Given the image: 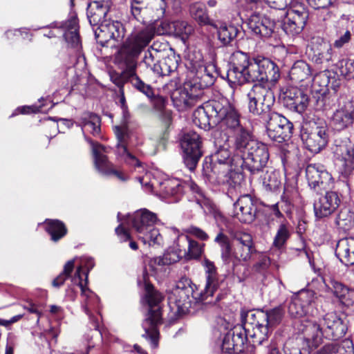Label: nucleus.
I'll return each mask as SVG.
<instances>
[{
	"label": "nucleus",
	"instance_id": "44",
	"mask_svg": "<svg viewBox=\"0 0 354 354\" xmlns=\"http://www.w3.org/2000/svg\"><path fill=\"white\" fill-rule=\"evenodd\" d=\"M151 0H132L131 13L133 17L139 22H144L145 16L149 12Z\"/></svg>",
	"mask_w": 354,
	"mask_h": 354
},
{
	"label": "nucleus",
	"instance_id": "63",
	"mask_svg": "<svg viewBox=\"0 0 354 354\" xmlns=\"http://www.w3.org/2000/svg\"><path fill=\"white\" fill-rule=\"evenodd\" d=\"M301 90L297 87L289 86L281 94L283 102L286 106L289 107V103L295 101Z\"/></svg>",
	"mask_w": 354,
	"mask_h": 354
},
{
	"label": "nucleus",
	"instance_id": "48",
	"mask_svg": "<svg viewBox=\"0 0 354 354\" xmlns=\"http://www.w3.org/2000/svg\"><path fill=\"white\" fill-rule=\"evenodd\" d=\"M169 30L176 36L181 37L183 39L188 37L194 28L187 21L176 20L169 24Z\"/></svg>",
	"mask_w": 354,
	"mask_h": 354
},
{
	"label": "nucleus",
	"instance_id": "54",
	"mask_svg": "<svg viewBox=\"0 0 354 354\" xmlns=\"http://www.w3.org/2000/svg\"><path fill=\"white\" fill-rule=\"evenodd\" d=\"M130 83L132 86L145 94L147 97L152 98L154 97V93L152 87L145 84L137 75L136 71L133 73Z\"/></svg>",
	"mask_w": 354,
	"mask_h": 354
},
{
	"label": "nucleus",
	"instance_id": "17",
	"mask_svg": "<svg viewBox=\"0 0 354 354\" xmlns=\"http://www.w3.org/2000/svg\"><path fill=\"white\" fill-rule=\"evenodd\" d=\"M263 311L254 312L252 310L241 312V319L243 329L255 340L259 338L268 337V326L263 323Z\"/></svg>",
	"mask_w": 354,
	"mask_h": 354
},
{
	"label": "nucleus",
	"instance_id": "45",
	"mask_svg": "<svg viewBox=\"0 0 354 354\" xmlns=\"http://www.w3.org/2000/svg\"><path fill=\"white\" fill-rule=\"evenodd\" d=\"M267 337L254 340V354H281L277 343H268Z\"/></svg>",
	"mask_w": 354,
	"mask_h": 354
},
{
	"label": "nucleus",
	"instance_id": "11",
	"mask_svg": "<svg viewBox=\"0 0 354 354\" xmlns=\"http://www.w3.org/2000/svg\"><path fill=\"white\" fill-rule=\"evenodd\" d=\"M300 137L305 147L313 153L320 152L328 141V127L323 120L304 122L301 127Z\"/></svg>",
	"mask_w": 354,
	"mask_h": 354
},
{
	"label": "nucleus",
	"instance_id": "41",
	"mask_svg": "<svg viewBox=\"0 0 354 354\" xmlns=\"http://www.w3.org/2000/svg\"><path fill=\"white\" fill-rule=\"evenodd\" d=\"M189 12L192 17L200 25H209L214 28H218V25L209 19L204 4L199 2L191 4Z\"/></svg>",
	"mask_w": 354,
	"mask_h": 354
},
{
	"label": "nucleus",
	"instance_id": "33",
	"mask_svg": "<svg viewBox=\"0 0 354 354\" xmlns=\"http://www.w3.org/2000/svg\"><path fill=\"white\" fill-rule=\"evenodd\" d=\"M61 27L64 30V37L68 45L72 48H79L81 43L77 19L71 17L63 23Z\"/></svg>",
	"mask_w": 354,
	"mask_h": 354
},
{
	"label": "nucleus",
	"instance_id": "35",
	"mask_svg": "<svg viewBox=\"0 0 354 354\" xmlns=\"http://www.w3.org/2000/svg\"><path fill=\"white\" fill-rule=\"evenodd\" d=\"M311 59L317 64H326L328 67L333 61V48L330 44L322 41L313 48Z\"/></svg>",
	"mask_w": 354,
	"mask_h": 354
},
{
	"label": "nucleus",
	"instance_id": "20",
	"mask_svg": "<svg viewBox=\"0 0 354 354\" xmlns=\"http://www.w3.org/2000/svg\"><path fill=\"white\" fill-rule=\"evenodd\" d=\"M306 177L310 189L317 192L329 188L333 180L330 174L320 164L307 165Z\"/></svg>",
	"mask_w": 354,
	"mask_h": 354
},
{
	"label": "nucleus",
	"instance_id": "43",
	"mask_svg": "<svg viewBox=\"0 0 354 354\" xmlns=\"http://www.w3.org/2000/svg\"><path fill=\"white\" fill-rule=\"evenodd\" d=\"M218 39L224 46L230 45L238 35V28L233 25H227L225 23H216Z\"/></svg>",
	"mask_w": 354,
	"mask_h": 354
},
{
	"label": "nucleus",
	"instance_id": "56",
	"mask_svg": "<svg viewBox=\"0 0 354 354\" xmlns=\"http://www.w3.org/2000/svg\"><path fill=\"white\" fill-rule=\"evenodd\" d=\"M324 283L326 286L333 291L334 295L339 299L346 294V292L349 288L334 277H329L328 279L325 278Z\"/></svg>",
	"mask_w": 354,
	"mask_h": 354
},
{
	"label": "nucleus",
	"instance_id": "15",
	"mask_svg": "<svg viewBox=\"0 0 354 354\" xmlns=\"http://www.w3.org/2000/svg\"><path fill=\"white\" fill-rule=\"evenodd\" d=\"M180 145L183 151L184 163L189 170L194 171L203 156L200 136L194 131L187 132L181 140Z\"/></svg>",
	"mask_w": 354,
	"mask_h": 354
},
{
	"label": "nucleus",
	"instance_id": "9",
	"mask_svg": "<svg viewBox=\"0 0 354 354\" xmlns=\"http://www.w3.org/2000/svg\"><path fill=\"white\" fill-rule=\"evenodd\" d=\"M280 77L279 69L277 65L270 59L264 57L252 58V62L243 75V81L241 84L246 82L254 84H266L275 82Z\"/></svg>",
	"mask_w": 354,
	"mask_h": 354
},
{
	"label": "nucleus",
	"instance_id": "12",
	"mask_svg": "<svg viewBox=\"0 0 354 354\" xmlns=\"http://www.w3.org/2000/svg\"><path fill=\"white\" fill-rule=\"evenodd\" d=\"M308 17V10L303 2L291 0L283 19L282 28L288 35H298L304 28Z\"/></svg>",
	"mask_w": 354,
	"mask_h": 354
},
{
	"label": "nucleus",
	"instance_id": "8",
	"mask_svg": "<svg viewBox=\"0 0 354 354\" xmlns=\"http://www.w3.org/2000/svg\"><path fill=\"white\" fill-rule=\"evenodd\" d=\"M216 115V124L234 134V145L245 138L252 132L241 123V114L236 109L225 97L218 99Z\"/></svg>",
	"mask_w": 354,
	"mask_h": 354
},
{
	"label": "nucleus",
	"instance_id": "38",
	"mask_svg": "<svg viewBox=\"0 0 354 354\" xmlns=\"http://www.w3.org/2000/svg\"><path fill=\"white\" fill-rule=\"evenodd\" d=\"M337 95L335 93L322 92L313 93L312 104L318 111H324L332 108L336 102Z\"/></svg>",
	"mask_w": 354,
	"mask_h": 354
},
{
	"label": "nucleus",
	"instance_id": "16",
	"mask_svg": "<svg viewBox=\"0 0 354 354\" xmlns=\"http://www.w3.org/2000/svg\"><path fill=\"white\" fill-rule=\"evenodd\" d=\"M205 177L212 184L224 185L234 189L239 187L244 179L243 175L240 171L230 167L221 171L218 167L212 169L206 167Z\"/></svg>",
	"mask_w": 354,
	"mask_h": 354
},
{
	"label": "nucleus",
	"instance_id": "23",
	"mask_svg": "<svg viewBox=\"0 0 354 354\" xmlns=\"http://www.w3.org/2000/svg\"><path fill=\"white\" fill-rule=\"evenodd\" d=\"M86 139L91 145L95 165L99 171L105 175L113 174L122 181H125L128 179V177L122 171L113 168L112 165L108 161L107 157L104 154L106 152V148L104 146L93 142L86 137Z\"/></svg>",
	"mask_w": 354,
	"mask_h": 354
},
{
	"label": "nucleus",
	"instance_id": "19",
	"mask_svg": "<svg viewBox=\"0 0 354 354\" xmlns=\"http://www.w3.org/2000/svg\"><path fill=\"white\" fill-rule=\"evenodd\" d=\"M333 151L335 158L342 162L344 172L354 178V142L347 138L336 139Z\"/></svg>",
	"mask_w": 354,
	"mask_h": 354
},
{
	"label": "nucleus",
	"instance_id": "6",
	"mask_svg": "<svg viewBox=\"0 0 354 354\" xmlns=\"http://www.w3.org/2000/svg\"><path fill=\"white\" fill-rule=\"evenodd\" d=\"M195 285L187 277H182L177 283L176 288L169 297V303L174 304L176 308V313L180 315L191 313L192 305L203 303L204 304H216L223 299L224 295L219 293L214 301L207 299H201V292H195Z\"/></svg>",
	"mask_w": 354,
	"mask_h": 354
},
{
	"label": "nucleus",
	"instance_id": "24",
	"mask_svg": "<svg viewBox=\"0 0 354 354\" xmlns=\"http://www.w3.org/2000/svg\"><path fill=\"white\" fill-rule=\"evenodd\" d=\"M234 216L241 223H251L257 212V201L248 194L241 196L234 204Z\"/></svg>",
	"mask_w": 354,
	"mask_h": 354
},
{
	"label": "nucleus",
	"instance_id": "1",
	"mask_svg": "<svg viewBox=\"0 0 354 354\" xmlns=\"http://www.w3.org/2000/svg\"><path fill=\"white\" fill-rule=\"evenodd\" d=\"M228 233L232 239V243L222 228L214 239V242L220 246L223 263L227 265L232 262L233 266H236L241 262L248 261L256 252L252 236L246 232L232 230H229Z\"/></svg>",
	"mask_w": 354,
	"mask_h": 354
},
{
	"label": "nucleus",
	"instance_id": "25",
	"mask_svg": "<svg viewBox=\"0 0 354 354\" xmlns=\"http://www.w3.org/2000/svg\"><path fill=\"white\" fill-rule=\"evenodd\" d=\"M341 203L338 194L335 192H326L314 200L313 209L317 218H323L332 214Z\"/></svg>",
	"mask_w": 354,
	"mask_h": 354
},
{
	"label": "nucleus",
	"instance_id": "14",
	"mask_svg": "<svg viewBox=\"0 0 354 354\" xmlns=\"http://www.w3.org/2000/svg\"><path fill=\"white\" fill-rule=\"evenodd\" d=\"M264 120L267 134L272 140L281 143L292 136L293 124L282 115L272 112Z\"/></svg>",
	"mask_w": 354,
	"mask_h": 354
},
{
	"label": "nucleus",
	"instance_id": "13",
	"mask_svg": "<svg viewBox=\"0 0 354 354\" xmlns=\"http://www.w3.org/2000/svg\"><path fill=\"white\" fill-rule=\"evenodd\" d=\"M82 266L77 268L72 281L77 284L81 289L82 296L84 297L83 308L86 314L88 316L91 323L95 330H98L100 326V314L95 315L92 311H96L98 308L100 299L98 297L86 287L87 283H83L81 278Z\"/></svg>",
	"mask_w": 354,
	"mask_h": 354
},
{
	"label": "nucleus",
	"instance_id": "60",
	"mask_svg": "<svg viewBox=\"0 0 354 354\" xmlns=\"http://www.w3.org/2000/svg\"><path fill=\"white\" fill-rule=\"evenodd\" d=\"M338 68L342 75L346 79H354V59H343L338 63Z\"/></svg>",
	"mask_w": 354,
	"mask_h": 354
},
{
	"label": "nucleus",
	"instance_id": "55",
	"mask_svg": "<svg viewBox=\"0 0 354 354\" xmlns=\"http://www.w3.org/2000/svg\"><path fill=\"white\" fill-rule=\"evenodd\" d=\"M133 73L127 70H122L121 73H113L111 75L112 82L120 88V92L123 95V87L127 82H130Z\"/></svg>",
	"mask_w": 354,
	"mask_h": 354
},
{
	"label": "nucleus",
	"instance_id": "53",
	"mask_svg": "<svg viewBox=\"0 0 354 354\" xmlns=\"http://www.w3.org/2000/svg\"><path fill=\"white\" fill-rule=\"evenodd\" d=\"M312 104V98L309 95L304 93L301 90L295 102L289 103V109L297 113H303L308 106Z\"/></svg>",
	"mask_w": 354,
	"mask_h": 354
},
{
	"label": "nucleus",
	"instance_id": "64",
	"mask_svg": "<svg viewBox=\"0 0 354 354\" xmlns=\"http://www.w3.org/2000/svg\"><path fill=\"white\" fill-rule=\"evenodd\" d=\"M160 62L164 76L169 75L178 68V62L174 57H167Z\"/></svg>",
	"mask_w": 354,
	"mask_h": 354
},
{
	"label": "nucleus",
	"instance_id": "37",
	"mask_svg": "<svg viewBox=\"0 0 354 354\" xmlns=\"http://www.w3.org/2000/svg\"><path fill=\"white\" fill-rule=\"evenodd\" d=\"M80 122L83 132H88L94 136L100 135L101 120L97 114L84 112L80 118Z\"/></svg>",
	"mask_w": 354,
	"mask_h": 354
},
{
	"label": "nucleus",
	"instance_id": "5",
	"mask_svg": "<svg viewBox=\"0 0 354 354\" xmlns=\"http://www.w3.org/2000/svg\"><path fill=\"white\" fill-rule=\"evenodd\" d=\"M216 73V67L214 64H198L196 71H191L184 83L181 93L183 103L191 106L194 102L202 97L203 91L213 85Z\"/></svg>",
	"mask_w": 354,
	"mask_h": 354
},
{
	"label": "nucleus",
	"instance_id": "57",
	"mask_svg": "<svg viewBox=\"0 0 354 354\" xmlns=\"http://www.w3.org/2000/svg\"><path fill=\"white\" fill-rule=\"evenodd\" d=\"M270 264V258L265 254L259 253L257 261L252 267V270L254 272L265 274L268 270Z\"/></svg>",
	"mask_w": 354,
	"mask_h": 354
},
{
	"label": "nucleus",
	"instance_id": "59",
	"mask_svg": "<svg viewBox=\"0 0 354 354\" xmlns=\"http://www.w3.org/2000/svg\"><path fill=\"white\" fill-rule=\"evenodd\" d=\"M75 266V261H68L64 266V270L53 281V286L59 288L64 284L66 279L71 276Z\"/></svg>",
	"mask_w": 354,
	"mask_h": 354
},
{
	"label": "nucleus",
	"instance_id": "29",
	"mask_svg": "<svg viewBox=\"0 0 354 354\" xmlns=\"http://www.w3.org/2000/svg\"><path fill=\"white\" fill-rule=\"evenodd\" d=\"M331 123L338 131L352 126L354 124V101H348L337 109L333 114Z\"/></svg>",
	"mask_w": 354,
	"mask_h": 354
},
{
	"label": "nucleus",
	"instance_id": "36",
	"mask_svg": "<svg viewBox=\"0 0 354 354\" xmlns=\"http://www.w3.org/2000/svg\"><path fill=\"white\" fill-rule=\"evenodd\" d=\"M114 132L118 140V143L117 145V152L118 155L122 156L128 164L136 167H141L140 161L127 150L126 145L123 143L125 130L123 128L117 126L114 128Z\"/></svg>",
	"mask_w": 354,
	"mask_h": 354
},
{
	"label": "nucleus",
	"instance_id": "47",
	"mask_svg": "<svg viewBox=\"0 0 354 354\" xmlns=\"http://www.w3.org/2000/svg\"><path fill=\"white\" fill-rule=\"evenodd\" d=\"M262 181L266 190L277 191L281 185L279 171L272 169L267 170L263 176Z\"/></svg>",
	"mask_w": 354,
	"mask_h": 354
},
{
	"label": "nucleus",
	"instance_id": "61",
	"mask_svg": "<svg viewBox=\"0 0 354 354\" xmlns=\"http://www.w3.org/2000/svg\"><path fill=\"white\" fill-rule=\"evenodd\" d=\"M97 26V28L95 30V35L98 42L103 44L113 39L107 26V21H104V22Z\"/></svg>",
	"mask_w": 354,
	"mask_h": 354
},
{
	"label": "nucleus",
	"instance_id": "27",
	"mask_svg": "<svg viewBox=\"0 0 354 354\" xmlns=\"http://www.w3.org/2000/svg\"><path fill=\"white\" fill-rule=\"evenodd\" d=\"M248 333L241 327H235L224 337L222 350L226 353H239L243 351Z\"/></svg>",
	"mask_w": 354,
	"mask_h": 354
},
{
	"label": "nucleus",
	"instance_id": "28",
	"mask_svg": "<svg viewBox=\"0 0 354 354\" xmlns=\"http://www.w3.org/2000/svg\"><path fill=\"white\" fill-rule=\"evenodd\" d=\"M249 29L256 35L268 38L274 32V23L264 15L253 13L248 20Z\"/></svg>",
	"mask_w": 354,
	"mask_h": 354
},
{
	"label": "nucleus",
	"instance_id": "46",
	"mask_svg": "<svg viewBox=\"0 0 354 354\" xmlns=\"http://www.w3.org/2000/svg\"><path fill=\"white\" fill-rule=\"evenodd\" d=\"M178 243H183L188 244V249L186 250V255H183L187 259H198L203 252L204 244L201 245L197 241L189 239L187 236H181L178 239Z\"/></svg>",
	"mask_w": 354,
	"mask_h": 354
},
{
	"label": "nucleus",
	"instance_id": "30",
	"mask_svg": "<svg viewBox=\"0 0 354 354\" xmlns=\"http://www.w3.org/2000/svg\"><path fill=\"white\" fill-rule=\"evenodd\" d=\"M233 151L231 152L227 148L225 147H221L213 156L214 162L212 163L208 160L207 158H205L203 165V174L205 176V169L214 168L218 167L221 168V171L224 169H227L230 166L234 165L236 167V161L234 160V140H233L232 146Z\"/></svg>",
	"mask_w": 354,
	"mask_h": 354
},
{
	"label": "nucleus",
	"instance_id": "50",
	"mask_svg": "<svg viewBox=\"0 0 354 354\" xmlns=\"http://www.w3.org/2000/svg\"><path fill=\"white\" fill-rule=\"evenodd\" d=\"M263 317V323L269 328H272L278 325L282 320L284 310L281 306L276 307L271 310H267Z\"/></svg>",
	"mask_w": 354,
	"mask_h": 354
},
{
	"label": "nucleus",
	"instance_id": "62",
	"mask_svg": "<svg viewBox=\"0 0 354 354\" xmlns=\"http://www.w3.org/2000/svg\"><path fill=\"white\" fill-rule=\"evenodd\" d=\"M330 83V78L326 72H322L317 74L313 78V86H318L320 87L319 89L314 91L313 93L315 92H322L323 91H326L328 92V87Z\"/></svg>",
	"mask_w": 354,
	"mask_h": 354
},
{
	"label": "nucleus",
	"instance_id": "31",
	"mask_svg": "<svg viewBox=\"0 0 354 354\" xmlns=\"http://www.w3.org/2000/svg\"><path fill=\"white\" fill-rule=\"evenodd\" d=\"M335 255L345 266L354 264V237L348 236L338 241Z\"/></svg>",
	"mask_w": 354,
	"mask_h": 354
},
{
	"label": "nucleus",
	"instance_id": "22",
	"mask_svg": "<svg viewBox=\"0 0 354 354\" xmlns=\"http://www.w3.org/2000/svg\"><path fill=\"white\" fill-rule=\"evenodd\" d=\"M203 266L205 268L206 283L204 290L201 292V299L204 301L213 297L214 293L223 284L224 279L218 274L213 261L205 259Z\"/></svg>",
	"mask_w": 354,
	"mask_h": 354
},
{
	"label": "nucleus",
	"instance_id": "39",
	"mask_svg": "<svg viewBox=\"0 0 354 354\" xmlns=\"http://www.w3.org/2000/svg\"><path fill=\"white\" fill-rule=\"evenodd\" d=\"M312 72L310 66L306 62L299 60L296 62L290 71V80L295 82H301L310 80Z\"/></svg>",
	"mask_w": 354,
	"mask_h": 354
},
{
	"label": "nucleus",
	"instance_id": "52",
	"mask_svg": "<svg viewBox=\"0 0 354 354\" xmlns=\"http://www.w3.org/2000/svg\"><path fill=\"white\" fill-rule=\"evenodd\" d=\"M138 239L141 240L144 244L149 245H160L162 243L163 239L159 230L153 226L148 230L146 234H140L138 235Z\"/></svg>",
	"mask_w": 354,
	"mask_h": 354
},
{
	"label": "nucleus",
	"instance_id": "40",
	"mask_svg": "<svg viewBox=\"0 0 354 354\" xmlns=\"http://www.w3.org/2000/svg\"><path fill=\"white\" fill-rule=\"evenodd\" d=\"M335 224L339 230L350 231L354 227V212L348 207H343L335 218Z\"/></svg>",
	"mask_w": 354,
	"mask_h": 354
},
{
	"label": "nucleus",
	"instance_id": "32",
	"mask_svg": "<svg viewBox=\"0 0 354 354\" xmlns=\"http://www.w3.org/2000/svg\"><path fill=\"white\" fill-rule=\"evenodd\" d=\"M310 303V294L308 292H301L289 303L288 306V313L295 318L303 317L308 313Z\"/></svg>",
	"mask_w": 354,
	"mask_h": 354
},
{
	"label": "nucleus",
	"instance_id": "2",
	"mask_svg": "<svg viewBox=\"0 0 354 354\" xmlns=\"http://www.w3.org/2000/svg\"><path fill=\"white\" fill-rule=\"evenodd\" d=\"M155 35L151 27H146L131 33L121 44L114 55V64L121 70L136 72L138 59Z\"/></svg>",
	"mask_w": 354,
	"mask_h": 354
},
{
	"label": "nucleus",
	"instance_id": "42",
	"mask_svg": "<svg viewBox=\"0 0 354 354\" xmlns=\"http://www.w3.org/2000/svg\"><path fill=\"white\" fill-rule=\"evenodd\" d=\"M46 231L50 234V239L57 242L67 234L64 223L57 219H46L45 221Z\"/></svg>",
	"mask_w": 354,
	"mask_h": 354
},
{
	"label": "nucleus",
	"instance_id": "3",
	"mask_svg": "<svg viewBox=\"0 0 354 354\" xmlns=\"http://www.w3.org/2000/svg\"><path fill=\"white\" fill-rule=\"evenodd\" d=\"M234 156L237 168L242 167L254 174L266 166L270 154L268 146L251 133L234 145Z\"/></svg>",
	"mask_w": 354,
	"mask_h": 354
},
{
	"label": "nucleus",
	"instance_id": "21",
	"mask_svg": "<svg viewBox=\"0 0 354 354\" xmlns=\"http://www.w3.org/2000/svg\"><path fill=\"white\" fill-rule=\"evenodd\" d=\"M218 100H209L198 106L193 113V122L201 129L216 124Z\"/></svg>",
	"mask_w": 354,
	"mask_h": 354
},
{
	"label": "nucleus",
	"instance_id": "49",
	"mask_svg": "<svg viewBox=\"0 0 354 354\" xmlns=\"http://www.w3.org/2000/svg\"><path fill=\"white\" fill-rule=\"evenodd\" d=\"M290 225L288 222L281 223L277 230V233L273 241V245L278 249L281 248L290 238Z\"/></svg>",
	"mask_w": 354,
	"mask_h": 354
},
{
	"label": "nucleus",
	"instance_id": "26",
	"mask_svg": "<svg viewBox=\"0 0 354 354\" xmlns=\"http://www.w3.org/2000/svg\"><path fill=\"white\" fill-rule=\"evenodd\" d=\"M129 219L138 235L146 234L158 222L157 215L147 209L135 212L132 215L129 216Z\"/></svg>",
	"mask_w": 354,
	"mask_h": 354
},
{
	"label": "nucleus",
	"instance_id": "18",
	"mask_svg": "<svg viewBox=\"0 0 354 354\" xmlns=\"http://www.w3.org/2000/svg\"><path fill=\"white\" fill-rule=\"evenodd\" d=\"M231 67L227 73V78L231 86L241 85L243 75L252 62L249 55L240 50L234 52L230 59Z\"/></svg>",
	"mask_w": 354,
	"mask_h": 354
},
{
	"label": "nucleus",
	"instance_id": "58",
	"mask_svg": "<svg viewBox=\"0 0 354 354\" xmlns=\"http://www.w3.org/2000/svg\"><path fill=\"white\" fill-rule=\"evenodd\" d=\"M107 26L109 27L111 37L113 40H122L125 35V28L123 24L118 21L107 20Z\"/></svg>",
	"mask_w": 354,
	"mask_h": 354
},
{
	"label": "nucleus",
	"instance_id": "51",
	"mask_svg": "<svg viewBox=\"0 0 354 354\" xmlns=\"http://www.w3.org/2000/svg\"><path fill=\"white\" fill-rule=\"evenodd\" d=\"M178 248L176 250H169L165 252L162 257L158 260V264L161 266L170 265L178 261L183 255H186V250H182L178 243Z\"/></svg>",
	"mask_w": 354,
	"mask_h": 354
},
{
	"label": "nucleus",
	"instance_id": "4",
	"mask_svg": "<svg viewBox=\"0 0 354 354\" xmlns=\"http://www.w3.org/2000/svg\"><path fill=\"white\" fill-rule=\"evenodd\" d=\"M346 326L335 313H327L318 322H306L302 329L304 338L311 348H317L324 339H337L345 335Z\"/></svg>",
	"mask_w": 354,
	"mask_h": 354
},
{
	"label": "nucleus",
	"instance_id": "7",
	"mask_svg": "<svg viewBox=\"0 0 354 354\" xmlns=\"http://www.w3.org/2000/svg\"><path fill=\"white\" fill-rule=\"evenodd\" d=\"M145 289L149 310L142 324L145 330V333L142 336L150 342L152 348H156L158 345L159 338L158 326L162 324L160 304L163 299V296L149 284L146 285Z\"/></svg>",
	"mask_w": 354,
	"mask_h": 354
},
{
	"label": "nucleus",
	"instance_id": "10",
	"mask_svg": "<svg viewBox=\"0 0 354 354\" xmlns=\"http://www.w3.org/2000/svg\"><path fill=\"white\" fill-rule=\"evenodd\" d=\"M248 109L250 113L267 119L275 102L274 91L271 85L254 84L247 94Z\"/></svg>",
	"mask_w": 354,
	"mask_h": 354
},
{
	"label": "nucleus",
	"instance_id": "34",
	"mask_svg": "<svg viewBox=\"0 0 354 354\" xmlns=\"http://www.w3.org/2000/svg\"><path fill=\"white\" fill-rule=\"evenodd\" d=\"M109 9L102 1H94L88 4L87 8V17L91 26H95L100 24L106 19Z\"/></svg>",
	"mask_w": 354,
	"mask_h": 354
}]
</instances>
